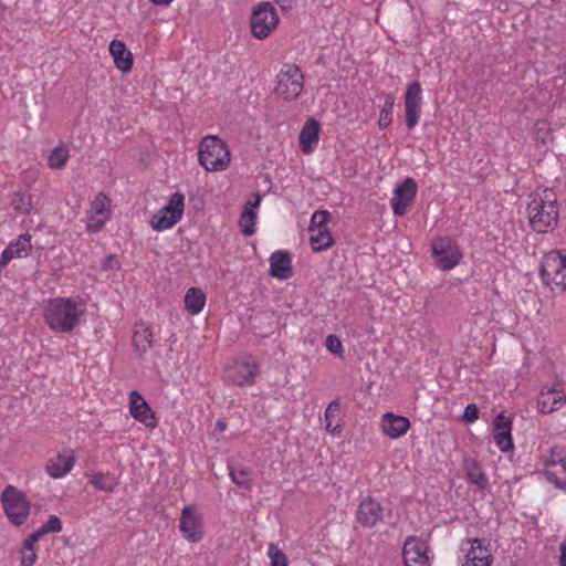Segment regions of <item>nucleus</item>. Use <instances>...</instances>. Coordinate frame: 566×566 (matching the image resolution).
<instances>
[{
	"label": "nucleus",
	"instance_id": "nucleus-30",
	"mask_svg": "<svg viewBox=\"0 0 566 566\" xmlns=\"http://www.w3.org/2000/svg\"><path fill=\"white\" fill-rule=\"evenodd\" d=\"M90 482L98 490L105 491V492H113L115 488L118 485V482L116 478L108 473H95L92 475Z\"/></svg>",
	"mask_w": 566,
	"mask_h": 566
},
{
	"label": "nucleus",
	"instance_id": "nucleus-52",
	"mask_svg": "<svg viewBox=\"0 0 566 566\" xmlns=\"http://www.w3.org/2000/svg\"><path fill=\"white\" fill-rule=\"evenodd\" d=\"M156 6H169L174 0H149Z\"/></svg>",
	"mask_w": 566,
	"mask_h": 566
},
{
	"label": "nucleus",
	"instance_id": "nucleus-4",
	"mask_svg": "<svg viewBox=\"0 0 566 566\" xmlns=\"http://www.w3.org/2000/svg\"><path fill=\"white\" fill-rule=\"evenodd\" d=\"M1 503L8 520L14 526H21L27 522L31 504L22 491L13 485L6 486L1 494Z\"/></svg>",
	"mask_w": 566,
	"mask_h": 566
},
{
	"label": "nucleus",
	"instance_id": "nucleus-25",
	"mask_svg": "<svg viewBox=\"0 0 566 566\" xmlns=\"http://www.w3.org/2000/svg\"><path fill=\"white\" fill-rule=\"evenodd\" d=\"M556 449L551 450V458L545 462L546 470L544 472L545 478L552 484H554L557 489L566 491V479H558L556 472L549 470V467L560 465L563 472L566 474V457L565 458H555Z\"/></svg>",
	"mask_w": 566,
	"mask_h": 566
},
{
	"label": "nucleus",
	"instance_id": "nucleus-45",
	"mask_svg": "<svg viewBox=\"0 0 566 566\" xmlns=\"http://www.w3.org/2000/svg\"><path fill=\"white\" fill-rule=\"evenodd\" d=\"M38 555L35 549H21V565L22 566H33L36 562Z\"/></svg>",
	"mask_w": 566,
	"mask_h": 566
},
{
	"label": "nucleus",
	"instance_id": "nucleus-29",
	"mask_svg": "<svg viewBox=\"0 0 566 566\" xmlns=\"http://www.w3.org/2000/svg\"><path fill=\"white\" fill-rule=\"evenodd\" d=\"M134 345L136 347V350L140 353V356H143L148 348L153 345V332L148 328L142 325L134 334L133 337Z\"/></svg>",
	"mask_w": 566,
	"mask_h": 566
},
{
	"label": "nucleus",
	"instance_id": "nucleus-10",
	"mask_svg": "<svg viewBox=\"0 0 566 566\" xmlns=\"http://www.w3.org/2000/svg\"><path fill=\"white\" fill-rule=\"evenodd\" d=\"M429 547L416 536H409L403 543L402 557L405 566H430Z\"/></svg>",
	"mask_w": 566,
	"mask_h": 566
},
{
	"label": "nucleus",
	"instance_id": "nucleus-50",
	"mask_svg": "<svg viewBox=\"0 0 566 566\" xmlns=\"http://www.w3.org/2000/svg\"><path fill=\"white\" fill-rule=\"evenodd\" d=\"M282 10H290L293 7L294 0H275Z\"/></svg>",
	"mask_w": 566,
	"mask_h": 566
},
{
	"label": "nucleus",
	"instance_id": "nucleus-16",
	"mask_svg": "<svg viewBox=\"0 0 566 566\" xmlns=\"http://www.w3.org/2000/svg\"><path fill=\"white\" fill-rule=\"evenodd\" d=\"M258 373L259 368L255 363L243 360L235 363L228 370V378L237 386H250L254 384Z\"/></svg>",
	"mask_w": 566,
	"mask_h": 566
},
{
	"label": "nucleus",
	"instance_id": "nucleus-26",
	"mask_svg": "<svg viewBox=\"0 0 566 566\" xmlns=\"http://www.w3.org/2000/svg\"><path fill=\"white\" fill-rule=\"evenodd\" d=\"M464 469L471 483L475 484L480 490H485L488 488V478L481 469L479 462L473 459H465Z\"/></svg>",
	"mask_w": 566,
	"mask_h": 566
},
{
	"label": "nucleus",
	"instance_id": "nucleus-20",
	"mask_svg": "<svg viewBox=\"0 0 566 566\" xmlns=\"http://www.w3.org/2000/svg\"><path fill=\"white\" fill-rule=\"evenodd\" d=\"M109 53L114 59L115 66L124 73L133 67V54L127 50L125 43L119 40H113L109 44Z\"/></svg>",
	"mask_w": 566,
	"mask_h": 566
},
{
	"label": "nucleus",
	"instance_id": "nucleus-11",
	"mask_svg": "<svg viewBox=\"0 0 566 566\" xmlns=\"http://www.w3.org/2000/svg\"><path fill=\"white\" fill-rule=\"evenodd\" d=\"M417 195V184L412 178H406L394 190L391 207L395 216L406 214L408 207L413 202Z\"/></svg>",
	"mask_w": 566,
	"mask_h": 566
},
{
	"label": "nucleus",
	"instance_id": "nucleus-17",
	"mask_svg": "<svg viewBox=\"0 0 566 566\" xmlns=\"http://www.w3.org/2000/svg\"><path fill=\"white\" fill-rule=\"evenodd\" d=\"M270 275L286 280L292 275L291 256L286 251H275L270 256Z\"/></svg>",
	"mask_w": 566,
	"mask_h": 566
},
{
	"label": "nucleus",
	"instance_id": "nucleus-35",
	"mask_svg": "<svg viewBox=\"0 0 566 566\" xmlns=\"http://www.w3.org/2000/svg\"><path fill=\"white\" fill-rule=\"evenodd\" d=\"M69 158V149L63 146L55 147L49 156V166L54 169L63 168Z\"/></svg>",
	"mask_w": 566,
	"mask_h": 566
},
{
	"label": "nucleus",
	"instance_id": "nucleus-7",
	"mask_svg": "<svg viewBox=\"0 0 566 566\" xmlns=\"http://www.w3.org/2000/svg\"><path fill=\"white\" fill-rule=\"evenodd\" d=\"M185 209V196L181 192H175L168 200V203L158 210L150 220V227L154 230L163 231L172 228L182 217Z\"/></svg>",
	"mask_w": 566,
	"mask_h": 566
},
{
	"label": "nucleus",
	"instance_id": "nucleus-27",
	"mask_svg": "<svg viewBox=\"0 0 566 566\" xmlns=\"http://www.w3.org/2000/svg\"><path fill=\"white\" fill-rule=\"evenodd\" d=\"M206 303V295L199 287H191L188 290L185 296V307L186 310L195 315L202 311Z\"/></svg>",
	"mask_w": 566,
	"mask_h": 566
},
{
	"label": "nucleus",
	"instance_id": "nucleus-21",
	"mask_svg": "<svg viewBox=\"0 0 566 566\" xmlns=\"http://www.w3.org/2000/svg\"><path fill=\"white\" fill-rule=\"evenodd\" d=\"M75 458L72 451L57 454L46 464V471L53 479L63 478L74 465Z\"/></svg>",
	"mask_w": 566,
	"mask_h": 566
},
{
	"label": "nucleus",
	"instance_id": "nucleus-22",
	"mask_svg": "<svg viewBox=\"0 0 566 566\" xmlns=\"http://www.w3.org/2000/svg\"><path fill=\"white\" fill-rule=\"evenodd\" d=\"M319 130L321 125L316 119L306 120L300 133V145L303 153L308 154L313 150V144L318 142Z\"/></svg>",
	"mask_w": 566,
	"mask_h": 566
},
{
	"label": "nucleus",
	"instance_id": "nucleus-32",
	"mask_svg": "<svg viewBox=\"0 0 566 566\" xmlns=\"http://www.w3.org/2000/svg\"><path fill=\"white\" fill-rule=\"evenodd\" d=\"M395 97L392 94H385V103L379 114L378 126L380 129L387 128L392 120Z\"/></svg>",
	"mask_w": 566,
	"mask_h": 566
},
{
	"label": "nucleus",
	"instance_id": "nucleus-15",
	"mask_svg": "<svg viewBox=\"0 0 566 566\" xmlns=\"http://www.w3.org/2000/svg\"><path fill=\"white\" fill-rule=\"evenodd\" d=\"M129 411L133 418L143 422L147 428H155L154 412L147 401L136 390L129 394Z\"/></svg>",
	"mask_w": 566,
	"mask_h": 566
},
{
	"label": "nucleus",
	"instance_id": "nucleus-31",
	"mask_svg": "<svg viewBox=\"0 0 566 566\" xmlns=\"http://www.w3.org/2000/svg\"><path fill=\"white\" fill-rule=\"evenodd\" d=\"M8 248H12L15 258L28 256L32 250L31 235L28 233L19 235L14 242L9 243Z\"/></svg>",
	"mask_w": 566,
	"mask_h": 566
},
{
	"label": "nucleus",
	"instance_id": "nucleus-33",
	"mask_svg": "<svg viewBox=\"0 0 566 566\" xmlns=\"http://www.w3.org/2000/svg\"><path fill=\"white\" fill-rule=\"evenodd\" d=\"M10 205L15 212L29 214L32 209L31 196L24 192H14Z\"/></svg>",
	"mask_w": 566,
	"mask_h": 566
},
{
	"label": "nucleus",
	"instance_id": "nucleus-9",
	"mask_svg": "<svg viewBox=\"0 0 566 566\" xmlns=\"http://www.w3.org/2000/svg\"><path fill=\"white\" fill-rule=\"evenodd\" d=\"M432 255L437 266L443 271L453 269L462 259L459 247L448 237L432 242Z\"/></svg>",
	"mask_w": 566,
	"mask_h": 566
},
{
	"label": "nucleus",
	"instance_id": "nucleus-24",
	"mask_svg": "<svg viewBox=\"0 0 566 566\" xmlns=\"http://www.w3.org/2000/svg\"><path fill=\"white\" fill-rule=\"evenodd\" d=\"M565 401L566 398L563 394L552 389L546 394L541 392V396L537 399V407L542 413L548 415L560 408Z\"/></svg>",
	"mask_w": 566,
	"mask_h": 566
},
{
	"label": "nucleus",
	"instance_id": "nucleus-48",
	"mask_svg": "<svg viewBox=\"0 0 566 566\" xmlns=\"http://www.w3.org/2000/svg\"><path fill=\"white\" fill-rule=\"evenodd\" d=\"M13 258H15L12 253V248H6L0 258V265L4 268Z\"/></svg>",
	"mask_w": 566,
	"mask_h": 566
},
{
	"label": "nucleus",
	"instance_id": "nucleus-28",
	"mask_svg": "<svg viewBox=\"0 0 566 566\" xmlns=\"http://www.w3.org/2000/svg\"><path fill=\"white\" fill-rule=\"evenodd\" d=\"M310 244L313 251L321 252L332 248L335 244L334 238L329 229H323L312 232Z\"/></svg>",
	"mask_w": 566,
	"mask_h": 566
},
{
	"label": "nucleus",
	"instance_id": "nucleus-37",
	"mask_svg": "<svg viewBox=\"0 0 566 566\" xmlns=\"http://www.w3.org/2000/svg\"><path fill=\"white\" fill-rule=\"evenodd\" d=\"M268 556L271 560V566H287L289 560L282 549L276 544L270 543L268 547Z\"/></svg>",
	"mask_w": 566,
	"mask_h": 566
},
{
	"label": "nucleus",
	"instance_id": "nucleus-36",
	"mask_svg": "<svg viewBox=\"0 0 566 566\" xmlns=\"http://www.w3.org/2000/svg\"><path fill=\"white\" fill-rule=\"evenodd\" d=\"M339 409H340L339 401L333 400L332 402H329V405L327 406V408L325 410L324 418H325L326 429L331 432H335L336 428L338 427L337 424L334 426V420L338 417Z\"/></svg>",
	"mask_w": 566,
	"mask_h": 566
},
{
	"label": "nucleus",
	"instance_id": "nucleus-14",
	"mask_svg": "<svg viewBox=\"0 0 566 566\" xmlns=\"http://www.w3.org/2000/svg\"><path fill=\"white\" fill-rule=\"evenodd\" d=\"M382 505L371 497L360 502L356 511V520L363 527L371 528L382 517Z\"/></svg>",
	"mask_w": 566,
	"mask_h": 566
},
{
	"label": "nucleus",
	"instance_id": "nucleus-47",
	"mask_svg": "<svg viewBox=\"0 0 566 566\" xmlns=\"http://www.w3.org/2000/svg\"><path fill=\"white\" fill-rule=\"evenodd\" d=\"M42 537L41 533L36 530L34 533L30 534L23 542V547L27 549H35V543Z\"/></svg>",
	"mask_w": 566,
	"mask_h": 566
},
{
	"label": "nucleus",
	"instance_id": "nucleus-44",
	"mask_svg": "<svg viewBox=\"0 0 566 566\" xmlns=\"http://www.w3.org/2000/svg\"><path fill=\"white\" fill-rule=\"evenodd\" d=\"M479 418V409L476 405L470 403L464 408L463 415H462V421L465 423H472Z\"/></svg>",
	"mask_w": 566,
	"mask_h": 566
},
{
	"label": "nucleus",
	"instance_id": "nucleus-13",
	"mask_svg": "<svg viewBox=\"0 0 566 566\" xmlns=\"http://www.w3.org/2000/svg\"><path fill=\"white\" fill-rule=\"evenodd\" d=\"M421 85L412 82L407 86L405 95L406 125L412 129L418 124L421 108Z\"/></svg>",
	"mask_w": 566,
	"mask_h": 566
},
{
	"label": "nucleus",
	"instance_id": "nucleus-53",
	"mask_svg": "<svg viewBox=\"0 0 566 566\" xmlns=\"http://www.w3.org/2000/svg\"><path fill=\"white\" fill-rule=\"evenodd\" d=\"M216 428L220 431H224L227 428V423L223 420H218L216 423Z\"/></svg>",
	"mask_w": 566,
	"mask_h": 566
},
{
	"label": "nucleus",
	"instance_id": "nucleus-55",
	"mask_svg": "<svg viewBox=\"0 0 566 566\" xmlns=\"http://www.w3.org/2000/svg\"><path fill=\"white\" fill-rule=\"evenodd\" d=\"M559 566H566V563H559Z\"/></svg>",
	"mask_w": 566,
	"mask_h": 566
},
{
	"label": "nucleus",
	"instance_id": "nucleus-1",
	"mask_svg": "<svg viewBox=\"0 0 566 566\" xmlns=\"http://www.w3.org/2000/svg\"><path fill=\"white\" fill-rule=\"evenodd\" d=\"M532 229L538 233L552 231L558 221L557 198L552 189L535 192L527 206Z\"/></svg>",
	"mask_w": 566,
	"mask_h": 566
},
{
	"label": "nucleus",
	"instance_id": "nucleus-54",
	"mask_svg": "<svg viewBox=\"0 0 566 566\" xmlns=\"http://www.w3.org/2000/svg\"><path fill=\"white\" fill-rule=\"evenodd\" d=\"M554 449H556L555 458H564V457L560 454V451H559V449H558V448H556V447H555Z\"/></svg>",
	"mask_w": 566,
	"mask_h": 566
},
{
	"label": "nucleus",
	"instance_id": "nucleus-12",
	"mask_svg": "<svg viewBox=\"0 0 566 566\" xmlns=\"http://www.w3.org/2000/svg\"><path fill=\"white\" fill-rule=\"evenodd\" d=\"M179 528L182 536L191 543H198L202 539V521L193 506L187 505L182 509Z\"/></svg>",
	"mask_w": 566,
	"mask_h": 566
},
{
	"label": "nucleus",
	"instance_id": "nucleus-18",
	"mask_svg": "<svg viewBox=\"0 0 566 566\" xmlns=\"http://www.w3.org/2000/svg\"><path fill=\"white\" fill-rule=\"evenodd\" d=\"M410 427L408 418L396 416L394 413H385L382 417L381 428L386 436L397 439L405 434Z\"/></svg>",
	"mask_w": 566,
	"mask_h": 566
},
{
	"label": "nucleus",
	"instance_id": "nucleus-41",
	"mask_svg": "<svg viewBox=\"0 0 566 566\" xmlns=\"http://www.w3.org/2000/svg\"><path fill=\"white\" fill-rule=\"evenodd\" d=\"M38 531L42 536L49 533H59L62 531V521L56 515H51Z\"/></svg>",
	"mask_w": 566,
	"mask_h": 566
},
{
	"label": "nucleus",
	"instance_id": "nucleus-8",
	"mask_svg": "<svg viewBox=\"0 0 566 566\" xmlns=\"http://www.w3.org/2000/svg\"><path fill=\"white\" fill-rule=\"evenodd\" d=\"M251 32L259 39H266L279 24V15L270 2L259 3L251 15Z\"/></svg>",
	"mask_w": 566,
	"mask_h": 566
},
{
	"label": "nucleus",
	"instance_id": "nucleus-34",
	"mask_svg": "<svg viewBox=\"0 0 566 566\" xmlns=\"http://www.w3.org/2000/svg\"><path fill=\"white\" fill-rule=\"evenodd\" d=\"M331 213L327 210H317L312 214L308 231L315 232L323 229H328L327 223L331 221Z\"/></svg>",
	"mask_w": 566,
	"mask_h": 566
},
{
	"label": "nucleus",
	"instance_id": "nucleus-49",
	"mask_svg": "<svg viewBox=\"0 0 566 566\" xmlns=\"http://www.w3.org/2000/svg\"><path fill=\"white\" fill-rule=\"evenodd\" d=\"M103 268L111 269V270L119 269V262H118L116 255H113V254L108 255L104 261Z\"/></svg>",
	"mask_w": 566,
	"mask_h": 566
},
{
	"label": "nucleus",
	"instance_id": "nucleus-46",
	"mask_svg": "<svg viewBox=\"0 0 566 566\" xmlns=\"http://www.w3.org/2000/svg\"><path fill=\"white\" fill-rule=\"evenodd\" d=\"M261 196L259 193H253V200H249L244 205L243 212H250L252 214H256V209L260 206Z\"/></svg>",
	"mask_w": 566,
	"mask_h": 566
},
{
	"label": "nucleus",
	"instance_id": "nucleus-5",
	"mask_svg": "<svg viewBox=\"0 0 566 566\" xmlns=\"http://www.w3.org/2000/svg\"><path fill=\"white\" fill-rule=\"evenodd\" d=\"M539 275L544 284L566 290V254L552 250L541 262Z\"/></svg>",
	"mask_w": 566,
	"mask_h": 566
},
{
	"label": "nucleus",
	"instance_id": "nucleus-19",
	"mask_svg": "<svg viewBox=\"0 0 566 566\" xmlns=\"http://www.w3.org/2000/svg\"><path fill=\"white\" fill-rule=\"evenodd\" d=\"M471 548L467 553V566H491L492 555L488 546L479 538L469 541Z\"/></svg>",
	"mask_w": 566,
	"mask_h": 566
},
{
	"label": "nucleus",
	"instance_id": "nucleus-2",
	"mask_svg": "<svg viewBox=\"0 0 566 566\" xmlns=\"http://www.w3.org/2000/svg\"><path fill=\"white\" fill-rule=\"evenodd\" d=\"M81 312L72 298L50 300L44 308V319L49 327L59 333H70L80 323Z\"/></svg>",
	"mask_w": 566,
	"mask_h": 566
},
{
	"label": "nucleus",
	"instance_id": "nucleus-38",
	"mask_svg": "<svg viewBox=\"0 0 566 566\" xmlns=\"http://www.w3.org/2000/svg\"><path fill=\"white\" fill-rule=\"evenodd\" d=\"M255 219H256V214H252L250 212L242 211L239 223L241 227V231L244 235L251 237L252 234H254Z\"/></svg>",
	"mask_w": 566,
	"mask_h": 566
},
{
	"label": "nucleus",
	"instance_id": "nucleus-43",
	"mask_svg": "<svg viewBox=\"0 0 566 566\" xmlns=\"http://www.w3.org/2000/svg\"><path fill=\"white\" fill-rule=\"evenodd\" d=\"M494 431H512V421L510 418L505 417L503 412H500L494 421Z\"/></svg>",
	"mask_w": 566,
	"mask_h": 566
},
{
	"label": "nucleus",
	"instance_id": "nucleus-51",
	"mask_svg": "<svg viewBox=\"0 0 566 566\" xmlns=\"http://www.w3.org/2000/svg\"><path fill=\"white\" fill-rule=\"evenodd\" d=\"M560 556H559V563H566V541H564L560 546Z\"/></svg>",
	"mask_w": 566,
	"mask_h": 566
},
{
	"label": "nucleus",
	"instance_id": "nucleus-3",
	"mask_svg": "<svg viewBox=\"0 0 566 566\" xmlns=\"http://www.w3.org/2000/svg\"><path fill=\"white\" fill-rule=\"evenodd\" d=\"M199 163L208 171H220L230 163V151L219 137L207 136L199 146Z\"/></svg>",
	"mask_w": 566,
	"mask_h": 566
},
{
	"label": "nucleus",
	"instance_id": "nucleus-39",
	"mask_svg": "<svg viewBox=\"0 0 566 566\" xmlns=\"http://www.w3.org/2000/svg\"><path fill=\"white\" fill-rule=\"evenodd\" d=\"M494 441L502 452H509L514 448L510 431H495Z\"/></svg>",
	"mask_w": 566,
	"mask_h": 566
},
{
	"label": "nucleus",
	"instance_id": "nucleus-42",
	"mask_svg": "<svg viewBox=\"0 0 566 566\" xmlns=\"http://www.w3.org/2000/svg\"><path fill=\"white\" fill-rule=\"evenodd\" d=\"M325 345H326V348L328 352H331L332 354H334L338 357H343L344 347H343L340 339L336 335H333V334L328 335L326 337Z\"/></svg>",
	"mask_w": 566,
	"mask_h": 566
},
{
	"label": "nucleus",
	"instance_id": "nucleus-40",
	"mask_svg": "<svg viewBox=\"0 0 566 566\" xmlns=\"http://www.w3.org/2000/svg\"><path fill=\"white\" fill-rule=\"evenodd\" d=\"M248 475H249L248 470H239V471L233 470V469L230 470V478L234 484H237L238 486L243 488L245 490H251L252 483L248 479Z\"/></svg>",
	"mask_w": 566,
	"mask_h": 566
},
{
	"label": "nucleus",
	"instance_id": "nucleus-23",
	"mask_svg": "<svg viewBox=\"0 0 566 566\" xmlns=\"http://www.w3.org/2000/svg\"><path fill=\"white\" fill-rule=\"evenodd\" d=\"M106 202L107 198L99 193L95 200L92 202V220L95 223H87V231L88 232H97L101 230L106 221Z\"/></svg>",
	"mask_w": 566,
	"mask_h": 566
},
{
	"label": "nucleus",
	"instance_id": "nucleus-6",
	"mask_svg": "<svg viewBox=\"0 0 566 566\" xmlns=\"http://www.w3.org/2000/svg\"><path fill=\"white\" fill-rule=\"evenodd\" d=\"M304 87V75L296 64H285L277 74L275 93L285 101H295Z\"/></svg>",
	"mask_w": 566,
	"mask_h": 566
}]
</instances>
